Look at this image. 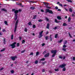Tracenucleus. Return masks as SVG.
<instances>
[{
	"label": "nucleus",
	"instance_id": "nucleus-19",
	"mask_svg": "<svg viewBox=\"0 0 75 75\" xmlns=\"http://www.w3.org/2000/svg\"><path fill=\"white\" fill-rule=\"evenodd\" d=\"M57 18L59 20H61V17L60 16H58L57 17Z\"/></svg>",
	"mask_w": 75,
	"mask_h": 75
},
{
	"label": "nucleus",
	"instance_id": "nucleus-49",
	"mask_svg": "<svg viewBox=\"0 0 75 75\" xmlns=\"http://www.w3.org/2000/svg\"><path fill=\"white\" fill-rule=\"evenodd\" d=\"M59 58H60V59H62L63 57L62 56H59Z\"/></svg>",
	"mask_w": 75,
	"mask_h": 75
},
{
	"label": "nucleus",
	"instance_id": "nucleus-27",
	"mask_svg": "<svg viewBox=\"0 0 75 75\" xmlns=\"http://www.w3.org/2000/svg\"><path fill=\"white\" fill-rule=\"evenodd\" d=\"M62 51H65V52H66V50H67V49L63 48L62 49Z\"/></svg>",
	"mask_w": 75,
	"mask_h": 75
},
{
	"label": "nucleus",
	"instance_id": "nucleus-47",
	"mask_svg": "<svg viewBox=\"0 0 75 75\" xmlns=\"http://www.w3.org/2000/svg\"><path fill=\"white\" fill-rule=\"evenodd\" d=\"M59 6H60V7H62V4H59Z\"/></svg>",
	"mask_w": 75,
	"mask_h": 75
},
{
	"label": "nucleus",
	"instance_id": "nucleus-36",
	"mask_svg": "<svg viewBox=\"0 0 75 75\" xmlns=\"http://www.w3.org/2000/svg\"><path fill=\"white\" fill-rule=\"evenodd\" d=\"M68 34L70 37L71 38H72V36H71V34H70V33H69Z\"/></svg>",
	"mask_w": 75,
	"mask_h": 75
},
{
	"label": "nucleus",
	"instance_id": "nucleus-42",
	"mask_svg": "<svg viewBox=\"0 0 75 75\" xmlns=\"http://www.w3.org/2000/svg\"><path fill=\"white\" fill-rule=\"evenodd\" d=\"M17 5H18V6H22V4H20V3H18L17 4Z\"/></svg>",
	"mask_w": 75,
	"mask_h": 75
},
{
	"label": "nucleus",
	"instance_id": "nucleus-31",
	"mask_svg": "<svg viewBox=\"0 0 75 75\" xmlns=\"http://www.w3.org/2000/svg\"><path fill=\"white\" fill-rule=\"evenodd\" d=\"M45 38L46 40H48V36H46L45 37Z\"/></svg>",
	"mask_w": 75,
	"mask_h": 75
},
{
	"label": "nucleus",
	"instance_id": "nucleus-18",
	"mask_svg": "<svg viewBox=\"0 0 75 75\" xmlns=\"http://www.w3.org/2000/svg\"><path fill=\"white\" fill-rule=\"evenodd\" d=\"M57 37H58V34H56L54 36L55 38H57Z\"/></svg>",
	"mask_w": 75,
	"mask_h": 75
},
{
	"label": "nucleus",
	"instance_id": "nucleus-15",
	"mask_svg": "<svg viewBox=\"0 0 75 75\" xmlns=\"http://www.w3.org/2000/svg\"><path fill=\"white\" fill-rule=\"evenodd\" d=\"M52 35H50V41H52V37H51Z\"/></svg>",
	"mask_w": 75,
	"mask_h": 75
},
{
	"label": "nucleus",
	"instance_id": "nucleus-9",
	"mask_svg": "<svg viewBox=\"0 0 75 75\" xmlns=\"http://www.w3.org/2000/svg\"><path fill=\"white\" fill-rule=\"evenodd\" d=\"M18 18V16L17 15H15V17L14 18V20H15V21H16V20H17V18Z\"/></svg>",
	"mask_w": 75,
	"mask_h": 75
},
{
	"label": "nucleus",
	"instance_id": "nucleus-52",
	"mask_svg": "<svg viewBox=\"0 0 75 75\" xmlns=\"http://www.w3.org/2000/svg\"><path fill=\"white\" fill-rule=\"evenodd\" d=\"M25 50H24L21 51V53H24V52H25Z\"/></svg>",
	"mask_w": 75,
	"mask_h": 75
},
{
	"label": "nucleus",
	"instance_id": "nucleus-55",
	"mask_svg": "<svg viewBox=\"0 0 75 75\" xmlns=\"http://www.w3.org/2000/svg\"><path fill=\"white\" fill-rule=\"evenodd\" d=\"M33 52H31L30 53V55H33Z\"/></svg>",
	"mask_w": 75,
	"mask_h": 75
},
{
	"label": "nucleus",
	"instance_id": "nucleus-62",
	"mask_svg": "<svg viewBox=\"0 0 75 75\" xmlns=\"http://www.w3.org/2000/svg\"><path fill=\"white\" fill-rule=\"evenodd\" d=\"M22 10H21V9H19L18 10V11H19V12H21V11Z\"/></svg>",
	"mask_w": 75,
	"mask_h": 75
},
{
	"label": "nucleus",
	"instance_id": "nucleus-14",
	"mask_svg": "<svg viewBox=\"0 0 75 75\" xmlns=\"http://www.w3.org/2000/svg\"><path fill=\"white\" fill-rule=\"evenodd\" d=\"M1 11H5V12H7V11L6 9L3 8L1 9Z\"/></svg>",
	"mask_w": 75,
	"mask_h": 75
},
{
	"label": "nucleus",
	"instance_id": "nucleus-20",
	"mask_svg": "<svg viewBox=\"0 0 75 75\" xmlns=\"http://www.w3.org/2000/svg\"><path fill=\"white\" fill-rule=\"evenodd\" d=\"M45 19L46 21H49V20L48 18H47V17H45Z\"/></svg>",
	"mask_w": 75,
	"mask_h": 75
},
{
	"label": "nucleus",
	"instance_id": "nucleus-37",
	"mask_svg": "<svg viewBox=\"0 0 75 75\" xmlns=\"http://www.w3.org/2000/svg\"><path fill=\"white\" fill-rule=\"evenodd\" d=\"M43 4H45V6H47L46 4H48V3H46L45 2H43Z\"/></svg>",
	"mask_w": 75,
	"mask_h": 75
},
{
	"label": "nucleus",
	"instance_id": "nucleus-43",
	"mask_svg": "<svg viewBox=\"0 0 75 75\" xmlns=\"http://www.w3.org/2000/svg\"><path fill=\"white\" fill-rule=\"evenodd\" d=\"M46 63H47V62L45 61L42 62V63L43 64V65H44V64H46Z\"/></svg>",
	"mask_w": 75,
	"mask_h": 75
},
{
	"label": "nucleus",
	"instance_id": "nucleus-3",
	"mask_svg": "<svg viewBox=\"0 0 75 75\" xmlns=\"http://www.w3.org/2000/svg\"><path fill=\"white\" fill-rule=\"evenodd\" d=\"M46 13H49L50 14H53V12L52 10H50L48 9H46Z\"/></svg>",
	"mask_w": 75,
	"mask_h": 75
},
{
	"label": "nucleus",
	"instance_id": "nucleus-60",
	"mask_svg": "<svg viewBox=\"0 0 75 75\" xmlns=\"http://www.w3.org/2000/svg\"><path fill=\"white\" fill-rule=\"evenodd\" d=\"M41 12H44V11L43 9H41Z\"/></svg>",
	"mask_w": 75,
	"mask_h": 75
},
{
	"label": "nucleus",
	"instance_id": "nucleus-45",
	"mask_svg": "<svg viewBox=\"0 0 75 75\" xmlns=\"http://www.w3.org/2000/svg\"><path fill=\"white\" fill-rule=\"evenodd\" d=\"M67 1H68V2L72 3V1H71V0H67Z\"/></svg>",
	"mask_w": 75,
	"mask_h": 75
},
{
	"label": "nucleus",
	"instance_id": "nucleus-48",
	"mask_svg": "<svg viewBox=\"0 0 75 75\" xmlns=\"http://www.w3.org/2000/svg\"><path fill=\"white\" fill-rule=\"evenodd\" d=\"M55 23H58V21H57V20L56 19H55Z\"/></svg>",
	"mask_w": 75,
	"mask_h": 75
},
{
	"label": "nucleus",
	"instance_id": "nucleus-17",
	"mask_svg": "<svg viewBox=\"0 0 75 75\" xmlns=\"http://www.w3.org/2000/svg\"><path fill=\"white\" fill-rule=\"evenodd\" d=\"M14 38V35H11V40H13V39Z\"/></svg>",
	"mask_w": 75,
	"mask_h": 75
},
{
	"label": "nucleus",
	"instance_id": "nucleus-8",
	"mask_svg": "<svg viewBox=\"0 0 75 75\" xmlns=\"http://www.w3.org/2000/svg\"><path fill=\"white\" fill-rule=\"evenodd\" d=\"M49 56H50V53H48L45 55L44 57L47 58V57H49Z\"/></svg>",
	"mask_w": 75,
	"mask_h": 75
},
{
	"label": "nucleus",
	"instance_id": "nucleus-11",
	"mask_svg": "<svg viewBox=\"0 0 75 75\" xmlns=\"http://www.w3.org/2000/svg\"><path fill=\"white\" fill-rule=\"evenodd\" d=\"M50 24L49 23H47V26H46V28L47 29H50Z\"/></svg>",
	"mask_w": 75,
	"mask_h": 75
},
{
	"label": "nucleus",
	"instance_id": "nucleus-35",
	"mask_svg": "<svg viewBox=\"0 0 75 75\" xmlns=\"http://www.w3.org/2000/svg\"><path fill=\"white\" fill-rule=\"evenodd\" d=\"M69 11H70V12H72V9L71 8H69Z\"/></svg>",
	"mask_w": 75,
	"mask_h": 75
},
{
	"label": "nucleus",
	"instance_id": "nucleus-21",
	"mask_svg": "<svg viewBox=\"0 0 75 75\" xmlns=\"http://www.w3.org/2000/svg\"><path fill=\"white\" fill-rule=\"evenodd\" d=\"M4 23L6 25H8V24L7 23V22L6 21H5L4 22Z\"/></svg>",
	"mask_w": 75,
	"mask_h": 75
},
{
	"label": "nucleus",
	"instance_id": "nucleus-24",
	"mask_svg": "<svg viewBox=\"0 0 75 75\" xmlns=\"http://www.w3.org/2000/svg\"><path fill=\"white\" fill-rule=\"evenodd\" d=\"M38 63V60H36L35 62V64H37Z\"/></svg>",
	"mask_w": 75,
	"mask_h": 75
},
{
	"label": "nucleus",
	"instance_id": "nucleus-39",
	"mask_svg": "<svg viewBox=\"0 0 75 75\" xmlns=\"http://www.w3.org/2000/svg\"><path fill=\"white\" fill-rule=\"evenodd\" d=\"M67 47V45H64L63 46V48H66Z\"/></svg>",
	"mask_w": 75,
	"mask_h": 75
},
{
	"label": "nucleus",
	"instance_id": "nucleus-58",
	"mask_svg": "<svg viewBox=\"0 0 75 75\" xmlns=\"http://www.w3.org/2000/svg\"><path fill=\"white\" fill-rule=\"evenodd\" d=\"M19 40H21V39H22L21 37H19Z\"/></svg>",
	"mask_w": 75,
	"mask_h": 75
},
{
	"label": "nucleus",
	"instance_id": "nucleus-6",
	"mask_svg": "<svg viewBox=\"0 0 75 75\" xmlns=\"http://www.w3.org/2000/svg\"><path fill=\"white\" fill-rule=\"evenodd\" d=\"M17 58V57L15 56V57H11V58L13 61H15L16 60V58Z\"/></svg>",
	"mask_w": 75,
	"mask_h": 75
},
{
	"label": "nucleus",
	"instance_id": "nucleus-32",
	"mask_svg": "<svg viewBox=\"0 0 75 75\" xmlns=\"http://www.w3.org/2000/svg\"><path fill=\"white\" fill-rule=\"evenodd\" d=\"M6 49L4 48L3 49L1 50V52H3V51H4Z\"/></svg>",
	"mask_w": 75,
	"mask_h": 75
},
{
	"label": "nucleus",
	"instance_id": "nucleus-28",
	"mask_svg": "<svg viewBox=\"0 0 75 75\" xmlns=\"http://www.w3.org/2000/svg\"><path fill=\"white\" fill-rule=\"evenodd\" d=\"M25 40H22V44H24V43H25Z\"/></svg>",
	"mask_w": 75,
	"mask_h": 75
},
{
	"label": "nucleus",
	"instance_id": "nucleus-7",
	"mask_svg": "<svg viewBox=\"0 0 75 75\" xmlns=\"http://www.w3.org/2000/svg\"><path fill=\"white\" fill-rule=\"evenodd\" d=\"M51 53H52V54H56V53H57V50H52L51 51Z\"/></svg>",
	"mask_w": 75,
	"mask_h": 75
},
{
	"label": "nucleus",
	"instance_id": "nucleus-53",
	"mask_svg": "<svg viewBox=\"0 0 75 75\" xmlns=\"http://www.w3.org/2000/svg\"><path fill=\"white\" fill-rule=\"evenodd\" d=\"M4 69V68L2 67L1 69H0V71H2V70H3Z\"/></svg>",
	"mask_w": 75,
	"mask_h": 75
},
{
	"label": "nucleus",
	"instance_id": "nucleus-51",
	"mask_svg": "<svg viewBox=\"0 0 75 75\" xmlns=\"http://www.w3.org/2000/svg\"><path fill=\"white\" fill-rule=\"evenodd\" d=\"M54 70L55 71H59V69H54Z\"/></svg>",
	"mask_w": 75,
	"mask_h": 75
},
{
	"label": "nucleus",
	"instance_id": "nucleus-22",
	"mask_svg": "<svg viewBox=\"0 0 75 75\" xmlns=\"http://www.w3.org/2000/svg\"><path fill=\"white\" fill-rule=\"evenodd\" d=\"M4 44H6V39L5 38L4 39Z\"/></svg>",
	"mask_w": 75,
	"mask_h": 75
},
{
	"label": "nucleus",
	"instance_id": "nucleus-34",
	"mask_svg": "<svg viewBox=\"0 0 75 75\" xmlns=\"http://www.w3.org/2000/svg\"><path fill=\"white\" fill-rule=\"evenodd\" d=\"M33 28H36V26H35V25H33Z\"/></svg>",
	"mask_w": 75,
	"mask_h": 75
},
{
	"label": "nucleus",
	"instance_id": "nucleus-33",
	"mask_svg": "<svg viewBox=\"0 0 75 75\" xmlns=\"http://www.w3.org/2000/svg\"><path fill=\"white\" fill-rule=\"evenodd\" d=\"M20 45V43H18L16 44V47H18Z\"/></svg>",
	"mask_w": 75,
	"mask_h": 75
},
{
	"label": "nucleus",
	"instance_id": "nucleus-41",
	"mask_svg": "<svg viewBox=\"0 0 75 75\" xmlns=\"http://www.w3.org/2000/svg\"><path fill=\"white\" fill-rule=\"evenodd\" d=\"M10 72H11V74H13L14 72V71L13 70L11 71Z\"/></svg>",
	"mask_w": 75,
	"mask_h": 75
},
{
	"label": "nucleus",
	"instance_id": "nucleus-54",
	"mask_svg": "<svg viewBox=\"0 0 75 75\" xmlns=\"http://www.w3.org/2000/svg\"><path fill=\"white\" fill-rule=\"evenodd\" d=\"M67 43V41L66 40L65 42H64V44H66Z\"/></svg>",
	"mask_w": 75,
	"mask_h": 75
},
{
	"label": "nucleus",
	"instance_id": "nucleus-44",
	"mask_svg": "<svg viewBox=\"0 0 75 75\" xmlns=\"http://www.w3.org/2000/svg\"><path fill=\"white\" fill-rule=\"evenodd\" d=\"M42 20L41 19H40L38 20V21L39 22H40L41 23V22H42Z\"/></svg>",
	"mask_w": 75,
	"mask_h": 75
},
{
	"label": "nucleus",
	"instance_id": "nucleus-5",
	"mask_svg": "<svg viewBox=\"0 0 75 75\" xmlns=\"http://www.w3.org/2000/svg\"><path fill=\"white\" fill-rule=\"evenodd\" d=\"M44 31L43 30L42 31L40 32L39 33V35H40V36L39 37V38H41L42 37V33H43V32Z\"/></svg>",
	"mask_w": 75,
	"mask_h": 75
},
{
	"label": "nucleus",
	"instance_id": "nucleus-2",
	"mask_svg": "<svg viewBox=\"0 0 75 75\" xmlns=\"http://www.w3.org/2000/svg\"><path fill=\"white\" fill-rule=\"evenodd\" d=\"M16 42H15L13 43L12 44L10 45L9 46L11 47L12 48H15L16 47Z\"/></svg>",
	"mask_w": 75,
	"mask_h": 75
},
{
	"label": "nucleus",
	"instance_id": "nucleus-23",
	"mask_svg": "<svg viewBox=\"0 0 75 75\" xmlns=\"http://www.w3.org/2000/svg\"><path fill=\"white\" fill-rule=\"evenodd\" d=\"M63 41V40H61L60 41H58V42L59 43H61V42Z\"/></svg>",
	"mask_w": 75,
	"mask_h": 75
},
{
	"label": "nucleus",
	"instance_id": "nucleus-25",
	"mask_svg": "<svg viewBox=\"0 0 75 75\" xmlns=\"http://www.w3.org/2000/svg\"><path fill=\"white\" fill-rule=\"evenodd\" d=\"M63 26H67V23H64L63 24Z\"/></svg>",
	"mask_w": 75,
	"mask_h": 75
},
{
	"label": "nucleus",
	"instance_id": "nucleus-56",
	"mask_svg": "<svg viewBox=\"0 0 75 75\" xmlns=\"http://www.w3.org/2000/svg\"><path fill=\"white\" fill-rule=\"evenodd\" d=\"M43 54H46V51H44L42 53Z\"/></svg>",
	"mask_w": 75,
	"mask_h": 75
},
{
	"label": "nucleus",
	"instance_id": "nucleus-16",
	"mask_svg": "<svg viewBox=\"0 0 75 75\" xmlns=\"http://www.w3.org/2000/svg\"><path fill=\"white\" fill-rule=\"evenodd\" d=\"M45 58H43L42 59H41L40 60V61H45Z\"/></svg>",
	"mask_w": 75,
	"mask_h": 75
},
{
	"label": "nucleus",
	"instance_id": "nucleus-4",
	"mask_svg": "<svg viewBox=\"0 0 75 75\" xmlns=\"http://www.w3.org/2000/svg\"><path fill=\"white\" fill-rule=\"evenodd\" d=\"M15 10L16 9H12V11H14L15 15H18L17 14L18 13V10Z\"/></svg>",
	"mask_w": 75,
	"mask_h": 75
},
{
	"label": "nucleus",
	"instance_id": "nucleus-46",
	"mask_svg": "<svg viewBox=\"0 0 75 75\" xmlns=\"http://www.w3.org/2000/svg\"><path fill=\"white\" fill-rule=\"evenodd\" d=\"M25 32H27V28H25Z\"/></svg>",
	"mask_w": 75,
	"mask_h": 75
},
{
	"label": "nucleus",
	"instance_id": "nucleus-13",
	"mask_svg": "<svg viewBox=\"0 0 75 75\" xmlns=\"http://www.w3.org/2000/svg\"><path fill=\"white\" fill-rule=\"evenodd\" d=\"M30 9L32 10H34L35 9V7L33 6H31L30 8Z\"/></svg>",
	"mask_w": 75,
	"mask_h": 75
},
{
	"label": "nucleus",
	"instance_id": "nucleus-61",
	"mask_svg": "<svg viewBox=\"0 0 75 75\" xmlns=\"http://www.w3.org/2000/svg\"><path fill=\"white\" fill-rule=\"evenodd\" d=\"M64 9L66 11H68V9H66V8H65V7L64 8Z\"/></svg>",
	"mask_w": 75,
	"mask_h": 75
},
{
	"label": "nucleus",
	"instance_id": "nucleus-38",
	"mask_svg": "<svg viewBox=\"0 0 75 75\" xmlns=\"http://www.w3.org/2000/svg\"><path fill=\"white\" fill-rule=\"evenodd\" d=\"M56 54H53L52 55V57H54L55 56Z\"/></svg>",
	"mask_w": 75,
	"mask_h": 75
},
{
	"label": "nucleus",
	"instance_id": "nucleus-63",
	"mask_svg": "<svg viewBox=\"0 0 75 75\" xmlns=\"http://www.w3.org/2000/svg\"><path fill=\"white\" fill-rule=\"evenodd\" d=\"M42 47H44V45H45V43H43L42 44Z\"/></svg>",
	"mask_w": 75,
	"mask_h": 75
},
{
	"label": "nucleus",
	"instance_id": "nucleus-30",
	"mask_svg": "<svg viewBox=\"0 0 75 75\" xmlns=\"http://www.w3.org/2000/svg\"><path fill=\"white\" fill-rule=\"evenodd\" d=\"M71 18H70V17H69V18L68 19V21L69 22H70V21H71Z\"/></svg>",
	"mask_w": 75,
	"mask_h": 75
},
{
	"label": "nucleus",
	"instance_id": "nucleus-1",
	"mask_svg": "<svg viewBox=\"0 0 75 75\" xmlns=\"http://www.w3.org/2000/svg\"><path fill=\"white\" fill-rule=\"evenodd\" d=\"M66 65H67V64H61L59 66V67L60 68H64L63 69L62 71H65L66 70V68H65V67H65Z\"/></svg>",
	"mask_w": 75,
	"mask_h": 75
},
{
	"label": "nucleus",
	"instance_id": "nucleus-50",
	"mask_svg": "<svg viewBox=\"0 0 75 75\" xmlns=\"http://www.w3.org/2000/svg\"><path fill=\"white\" fill-rule=\"evenodd\" d=\"M46 8H49V9H51V7H49V6H46Z\"/></svg>",
	"mask_w": 75,
	"mask_h": 75
},
{
	"label": "nucleus",
	"instance_id": "nucleus-59",
	"mask_svg": "<svg viewBox=\"0 0 75 75\" xmlns=\"http://www.w3.org/2000/svg\"><path fill=\"white\" fill-rule=\"evenodd\" d=\"M48 33H49V32H48V31H47L46 32V35H47V34H48Z\"/></svg>",
	"mask_w": 75,
	"mask_h": 75
},
{
	"label": "nucleus",
	"instance_id": "nucleus-40",
	"mask_svg": "<svg viewBox=\"0 0 75 75\" xmlns=\"http://www.w3.org/2000/svg\"><path fill=\"white\" fill-rule=\"evenodd\" d=\"M40 53L39 52H36V56H38V55L39 54V53Z\"/></svg>",
	"mask_w": 75,
	"mask_h": 75
},
{
	"label": "nucleus",
	"instance_id": "nucleus-10",
	"mask_svg": "<svg viewBox=\"0 0 75 75\" xmlns=\"http://www.w3.org/2000/svg\"><path fill=\"white\" fill-rule=\"evenodd\" d=\"M18 19L17 20L16 23H15V26H16L17 27V26L18 25Z\"/></svg>",
	"mask_w": 75,
	"mask_h": 75
},
{
	"label": "nucleus",
	"instance_id": "nucleus-12",
	"mask_svg": "<svg viewBox=\"0 0 75 75\" xmlns=\"http://www.w3.org/2000/svg\"><path fill=\"white\" fill-rule=\"evenodd\" d=\"M17 26H15V28H14V33H15L16 32V30H17Z\"/></svg>",
	"mask_w": 75,
	"mask_h": 75
},
{
	"label": "nucleus",
	"instance_id": "nucleus-26",
	"mask_svg": "<svg viewBox=\"0 0 75 75\" xmlns=\"http://www.w3.org/2000/svg\"><path fill=\"white\" fill-rule=\"evenodd\" d=\"M28 25H32V23H31V22H29L28 23Z\"/></svg>",
	"mask_w": 75,
	"mask_h": 75
},
{
	"label": "nucleus",
	"instance_id": "nucleus-64",
	"mask_svg": "<svg viewBox=\"0 0 75 75\" xmlns=\"http://www.w3.org/2000/svg\"><path fill=\"white\" fill-rule=\"evenodd\" d=\"M73 60H75V57H73Z\"/></svg>",
	"mask_w": 75,
	"mask_h": 75
},
{
	"label": "nucleus",
	"instance_id": "nucleus-29",
	"mask_svg": "<svg viewBox=\"0 0 75 75\" xmlns=\"http://www.w3.org/2000/svg\"><path fill=\"white\" fill-rule=\"evenodd\" d=\"M37 17V15H35L33 17V19H35Z\"/></svg>",
	"mask_w": 75,
	"mask_h": 75
},
{
	"label": "nucleus",
	"instance_id": "nucleus-57",
	"mask_svg": "<svg viewBox=\"0 0 75 75\" xmlns=\"http://www.w3.org/2000/svg\"><path fill=\"white\" fill-rule=\"evenodd\" d=\"M53 29H54V30H57V27H55L54 28H53Z\"/></svg>",
	"mask_w": 75,
	"mask_h": 75
}]
</instances>
